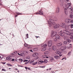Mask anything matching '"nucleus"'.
Wrapping results in <instances>:
<instances>
[{
    "instance_id": "obj_1",
    "label": "nucleus",
    "mask_w": 73,
    "mask_h": 73,
    "mask_svg": "<svg viewBox=\"0 0 73 73\" xmlns=\"http://www.w3.org/2000/svg\"><path fill=\"white\" fill-rule=\"evenodd\" d=\"M66 35H69V36H73V34L72 33H70L69 31L66 30H64L63 32L62 31H61L59 33V35L61 36H64Z\"/></svg>"
},
{
    "instance_id": "obj_2",
    "label": "nucleus",
    "mask_w": 73,
    "mask_h": 73,
    "mask_svg": "<svg viewBox=\"0 0 73 73\" xmlns=\"http://www.w3.org/2000/svg\"><path fill=\"white\" fill-rule=\"evenodd\" d=\"M49 21L51 22V23L49 21L47 20V21L48 23V25H49V26L50 27H52V25L53 24V23H55L54 22V20L53 19H49Z\"/></svg>"
},
{
    "instance_id": "obj_3",
    "label": "nucleus",
    "mask_w": 73,
    "mask_h": 73,
    "mask_svg": "<svg viewBox=\"0 0 73 73\" xmlns=\"http://www.w3.org/2000/svg\"><path fill=\"white\" fill-rule=\"evenodd\" d=\"M61 49H58L56 50V53L57 54H59V56L61 57L62 56V52H61Z\"/></svg>"
},
{
    "instance_id": "obj_4",
    "label": "nucleus",
    "mask_w": 73,
    "mask_h": 73,
    "mask_svg": "<svg viewBox=\"0 0 73 73\" xmlns=\"http://www.w3.org/2000/svg\"><path fill=\"white\" fill-rule=\"evenodd\" d=\"M60 36L56 34L55 35V36L53 37V40L55 41H57V39H60Z\"/></svg>"
},
{
    "instance_id": "obj_5",
    "label": "nucleus",
    "mask_w": 73,
    "mask_h": 73,
    "mask_svg": "<svg viewBox=\"0 0 73 73\" xmlns=\"http://www.w3.org/2000/svg\"><path fill=\"white\" fill-rule=\"evenodd\" d=\"M53 28H54V29H56V28H57L60 27V25L58 24H56L55 23H53Z\"/></svg>"
},
{
    "instance_id": "obj_6",
    "label": "nucleus",
    "mask_w": 73,
    "mask_h": 73,
    "mask_svg": "<svg viewBox=\"0 0 73 73\" xmlns=\"http://www.w3.org/2000/svg\"><path fill=\"white\" fill-rule=\"evenodd\" d=\"M71 4L70 3H68L66 5V8H67L68 9H72V6H71Z\"/></svg>"
},
{
    "instance_id": "obj_7",
    "label": "nucleus",
    "mask_w": 73,
    "mask_h": 73,
    "mask_svg": "<svg viewBox=\"0 0 73 73\" xmlns=\"http://www.w3.org/2000/svg\"><path fill=\"white\" fill-rule=\"evenodd\" d=\"M44 55L42 56V57L43 58H45L47 56H49V52H44Z\"/></svg>"
},
{
    "instance_id": "obj_8",
    "label": "nucleus",
    "mask_w": 73,
    "mask_h": 73,
    "mask_svg": "<svg viewBox=\"0 0 73 73\" xmlns=\"http://www.w3.org/2000/svg\"><path fill=\"white\" fill-rule=\"evenodd\" d=\"M38 55V54L37 53H35L33 55V57H35V59L36 60H37L38 58V57L37 56Z\"/></svg>"
},
{
    "instance_id": "obj_9",
    "label": "nucleus",
    "mask_w": 73,
    "mask_h": 73,
    "mask_svg": "<svg viewBox=\"0 0 73 73\" xmlns=\"http://www.w3.org/2000/svg\"><path fill=\"white\" fill-rule=\"evenodd\" d=\"M48 47H51L52 45V40H50L48 42Z\"/></svg>"
},
{
    "instance_id": "obj_10",
    "label": "nucleus",
    "mask_w": 73,
    "mask_h": 73,
    "mask_svg": "<svg viewBox=\"0 0 73 73\" xmlns=\"http://www.w3.org/2000/svg\"><path fill=\"white\" fill-rule=\"evenodd\" d=\"M70 19H66L65 20V22L66 23H70Z\"/></svg>"
},
{
    "instance_id": "obj_11",
    "label": "nucleus",
    "mask_w": 73,
    "mask_h": 73,
    "mask_svg": "<svg viewBox=\"0 0 73 73\" xmlns=\"http://www.w3.org/2000/svg\"><path fill=\"white\" fill-rule=\"evenodd\" d=\"M66 48V47L64 46L61 47V48L60 49L61 51H63V50H64V49H65Z\"/></svg>"
},
{
    "instance_id": "obj_12",
    "label": "nucleus",
    "mask_w": 73,
    "mask_h": 73,
    "mask_svg": "<svg viewBox=\"0 0 73 73\" xmlns=\"http://www.w3.org/2000/svg\"><path fill=\"white\" fill-rule=\"evenodd\" d=\"M41 46L42 47H43V48H46V47H47V44H45L44 45L43 44H42Z\"/></svg>"
},
{
    "instance_id": "obj_13",
    "label": "nucleus",
    "mask_w": 73,
    "mask_h": 73,
    "mask_svg": "<svg viewBox=\"0 0 73 73\" xmlns=\"http://www.w3.org/2000/svg\"><path fill=\"white\" fill-rule=\"evenodd\" d=\"M66 24L64 23H61L60 26L61 27H62L63 28H64V27H65V26H66Z\"/></svg>"
},
{
    "instance_id": "obj_14",
    "label": "nucleus",
    "mask_w": 73,
    "mask_h": 73,
    "mask_svg": "<svg viewBox=\"0 0 73 73\" xmlns=\"http://www.w3.org/2000/svg\"><path fill=\"white\" fill-rule=\"evenodd\" d=\"M52 48L54 50H56L57 49V46H54L52 47Z\"/></svg>"
},
{
    "instance_id": "obj_15",
    "label": "nucleus",
    "mask_w": 73,
    "mask_h": 73,
    "mask_svg": "<svg viewBox=\"0 0 73 73\" xmlns=\"http://www.w3.org/2000/svg\"><path fill=\"white\" fill-rule=\"evenodd\" d=\"M64 12L66 15H68V10H67V9L65 8L64 9Z\"/></svg>"
},
{
    "instance_id": "obj_16",
    "label": "nucleus",
    "mask_w": 73,
    "mask_h": 73,
    "mask_svg": "<svg viewBox=\"0 0 73 73\" xmlns=\"http://www.w3.org/2000/svg\"><path fill=\"white\" fill-rule=\"evenodd\" d=\"M62 43L61 42L58 43L57 44V45L58 46H60L62 45Z\"/></svg>"
},
{
    "instance_id": "obj_17",
    "label": "nucleus",
    "mask_w": 73,
    "mask_h": 73,
    "mask_svg": "<svg viewBox=\"0 0 73 73\" xmlns=\"http://www.w3.org/2000/svg\"><path fill=\"white\" fill-rule=\"evenodd\" d=\"M54 58L56 59H60V57L58 56H54Z\"/></svg>"
},
{
    "instance_id": "obj_18",
    "label": "nucleus",
    "mask_w": 73,
    "mask_h": 73,
    "mask_svg": "<svg viewBox=\"0 0 73 73\" xmlns=\"http://www.w3.org/2000/svg\"><path fill=\"white\" fill-rule=\"evenodd\" d=\"M41 50L42 51H45V50H46V48L42 47L41 48Z\"/></svg>"
},
{
    "instance_id": "obj_19",
    "label": "nucleus",
    "mask_w": 73,
    "mask_h": 73,
    "mask_svg": "<svg viewBox=\"0 0 73 73\" xmlns=\"http://www.w3.org/2000/svg\"><path fill=\"white\" fill-rule=\"evenodd\" d=\"M64 38L65 40H68V37L66 36H64Z\"/></svg>"
},
{
    "instance_id": "obj_20",
    "label": "nucleus",
    "mask_w": 73,
    "mask_h": 73,
    "mask_svg": "<svg viewBox=\"0 0 73 73\" xmlns=\"http://www.w3.org/2000/svg\"><path fill=\"white\" fill-rule=\"evenodd\" d=\"M52 34H53V35L55 36L56 35V34H57V32L52 31Z\"/></svg>"
},
{
    "instance_id": "obj_21",
    "label": "nucleus",
    "mask_w": 73,
    "mask_h": 73,
    "mask_svg": "<svg viewBox=\"0 0 73 73\" xmlns=\"http://www.w3.org/2000/svg\"><path fill=\"white\" fill-rule=\"evenodd\" d=\"M39 15H43V12H42V11H39Z\"/></svg>"
},
{
    "instance_id": "obj_22",
    "label": "nucleus",
    "mask_w": 73,
    "mask_h": 73,
    "mask_svg": "<svg viewBox=\"0 0 73 73\" xmlns=\"http://www.w3.org/2000/svg\"><path fill=\"white\" fill-rule=\"evenodd\" d=\"M69 17L70 19H73V15H70L69 16Z\"/></svg>"
},
{
    "instance_id": "obj_23",
    "label": "nucleus",
    "mask_w": 73,
    "mask_h": 73,
    "mask_svg": "<svg viewBox=\"0 0 73 73\" xmlns=\"http://www.w3.org/2000/svg\"><path fill=\"white\" fill-rule=\"evenodd\" d=\"M32 64L33 65H36L37 64V62H34Z\"/></svg>"
},
{
    "instance_id": "obj_24",
    "label": "nucleus",
    "mask_w": 73,
    "mask_h": 73,
    "mask_svg": "<svg viewBox=\"0 0 73 73\" xmlns=\"http://www.w3.org/2000/svg\"><path fill=\"white\" fill-rule=\"evenodd\" d=\"M66 41H67V42L68 43H70V42H71V40H70V39H69L67 40Z\"/></svg>"
},
{
    "instance_id": "obj_25",
    "label": "nucleus",
    "mask_w": 73,
    "mask_h": 73,
    "mask_svg": "<svg viewBox=\"0 0 73 73\" xmlns=\"http://www.w3.org/2000/svg\"><path fill=\"white\" fill-rule=\"evenodd\" d=\"M6 59L7 60H8V61H9L11 60V58H10L9 57H7L6 58Z\"/></svg>"
},
{
    "instance_id": "obj_26",
    "label": "nucleus",
    "mask_w": 73,
    "mask_h": 73,
    "mask_svg": "<svg viewBox=\"0 0 73 73\" xmlns=\"http://www.w3.org/2000/svg\"><path fill=\"white\" fill-rule=\"evenodd\" d=\"M20 56H22V57H24V53H22L20 54Z\"/></svg>"
},
{
    "instance_id": "obj_27",
    "label": "nucleus",
    "mask_w": 73,
    "mask_h": 73,
    "mask_svg": "<svg viewBox=\"0 0 73 73\" xmlns=\"http://www.w3.org/2000/svg\"><path fill=\"white\" fill-rule=\"evenodd\" d=\"M35 61V60L34 59H32L31 61L30 62V64H32V62H33Z\"/></svg>"
},
{
    "instance_id": "obj_28",
    "label": "nucleus",
    "mask_w": 73,
    "mask_h": 73,
    "mask_svg": "<svg viewBox=\"0 0 73 73\" xmlns=\"http://www.w3.org/2000/svg\"><path fill=\"white\" fill-rule=\"evenodd\" d=\"M50 61H53L54 60V59L52 57H50Z\"/></svg>"
},
{
    "instance_id": "obj_29",
    "label": "nucleus",
    "mask_w": 73,
    "mask_h": 73,
    "mask_svg": "<svg viewBox=\"0 0 73 73\" xmlns=\"http://www.w3.org/2000/svg\"><path fill=\"white\" fill-rule=\"evenodd\" d=\"M28 49H31V48H32V47L31 46H29V45H28Z\"/></svg>"
},
{
    "instance_id": "obj_30",
    "label": "nucleus",
    "mask_w": 73,
    "mask_h": 73,
    "mask_svg": "<svg viewBox=\"0 0 73 73\" xmlns=\"http://www.w3.org/2000/svg\"><path fill=\"white\" fill-rule=\"evenodd\" d=\"M56 13H59V9L58 8H57V10H56Z\"/></svg>"
},
{
    "instance_id": "obj_31",
    "label": "nucleus",
    "mask_w": 73,
    "mask_h": 73,
    "mask_svg": "<svg viewBox=\"0 0 73 73\" xmlns=\"http://www.w3.org/2000/svg\"><path fill=\"white\" fill-rule=\"evenodd\" d=\"M71 54V52H70L68 54V56H70Z\"/></svg>"
},
{
    "instance_id": "obj_32",
    "label": "nucleus",
    "mask_w": 73,
    "mask_h": 73,
    "mask_svg": "<svg viewBox=\"0 0 73 73\" xmlns=\"http://www.w3.org/2000/svg\"><path fill=\"white\" fill-rule=\"evenodd\" d=\"M64 45H66V44H67V42L66 41H64Z\"/></svg>"
},
{
    "instance_id": "obj_33",
    "label": "nucleus",
    "mask_w": 73,
    "mask_h": 73,
    "mask_svg": "<svg viewBox=\"0 0 73 73\" xmlns=\"http://www.w3.org/2000/svg\"><path fill=\"white\" fill-rule=\"evenodd\" d=\"M51 37H53H53H54V36H54V35H53V34H52V35H51ZM52 39H53V38H52Z\"/></svg>"
},
{
    "instance_id": "obj_34",
    "label": "nucleus",
    "mask_w": 73,
    "mask_h": 73,
    "mask_svg": "<svg viewBox=\"0 0 73 73\" xmlns=\"http://www.w3.org/2000/svg\"><path fill=\"white\" fill-rule=\"evenodd\" d=\"M39 62H40V63H44V62H45L44 61H43L41 60H40Z\"/></svg>"
},
{
    "instance_id": "obj_35",
    "label": "nucleus",
    "mask_w": 73,
    "mask_h": 73,
    "mask_svg": "<svg viewBox=\"0 0 73 73\" xmlns=\"http://www.w3.org/2000/svg\"><path fill=\"white\" fill-rule=\"evenodd\" d=\"M7 64L8 66H12V65L9 64Z\"/></svg>"
},
{
    "instance_id": "obj_36",
    "label": "nucleus",
    "mask_w": 73,
    "mask_h": 73,
    "mask_svg": "<svg viewBox=\"0 0 73 73\" xmlns=\"http://www.w3.org/2000/svg\"><path fill=\"white\" fill-rule=\"evenodd\" d=\"M70 23H73V19L72 20H70Z\"/></svg>"
},
{
    "instance_id": "obj_37",
    "label": "nucleus",
    "mask_w": 73,
    "mask_h": 73,
    "mask_svg": "<svg viewBox=\"0 0 73 73\" xmlns=\"http://www.w3.org/2000/svg\"><path fill=\"white\" fill-rule=\"evenodd\" d=\"M45 67V66H39V68H44Z\"/></svg>"
},
{
    "instance_id": "obj_38",
    "label": "nucleus",
    "mask_w": 73,
    "mask_h": 73,
    "mask_svg": "<svg viewBox=\"0 0 73 73\" xmlns=\"http://www.w3.org/2000/svg\"><path fill=\"white\" fill-rule=\"evenodd\" d=\"M73 24H71L70 25V27L71 28H73Z\"/></svg>"
},
{
    "instance_id": "obj_39",
    "label": "nucleus",
    "mask_w": 73,
    "mask_h": 73,
    "mask_svg": "<svg viewBox=\"0 0 73 73\" xmlns=\"http://www.w3.org/2000/svg\"><path fill=\"white\" fill-rule=\"evenodd\" d=\"M34 50L35 51L37 50V48H35L34 49Z\"/></svg>"
},
{
    "instance_id": "obj_40",
    "label": "nucleus",
    "mask_w": 73,
    "mask_h": 73,
    "mask_svg": "<svg viewBox=\"0 0 73 73\" xmlns=\"http://www.w3.org/2000/svg\"><path fill=\"white\" fill-rule=\"evenodd\" d=\"M24 45L26 47H27V46H28V45L27 44H25Z\"/></svg>"
},
{
    "instance_id": "obj_41",
    "label": "nucleus",
    "mask_w": 73,
    "mask_h": 73,
    "mask_svg": "<svg viewBox=\"0 0 73 73\" xmlns=\"http://www.w3.org/2000/svg\"><path fill=\"white\" fill-rule=\"evenodd\" d=\"M19 61H21V62H23V59H19Z\"/></svg>"
},
{
    "instance_id": "obj_42",
    "label": "nucleus",
    "mask_w": 73,
    "mask_h": 73,
    "mask_svg": "<svg viewBox=\"0 0 73 73\" xmlns=\"http://www.w3.org/2000/svg\"><path fill=\"white\" fill-rule=\"evenodd\" d=\"M70 38H71V39H72V40H73V36L70 37Z\"/></svg>"
},
{
    "instance_id": "obj_43",
    "label": "nucleus",
    "mask_w": 73,
    "mask_h": 73,
    "mask_svg": "<svg viewBox=\"0 0 73 73\" xmlns=\"http://www.w3.org/2000/svg\"><path fill=\"white\" fill-rule=\"evenodd\" d=\"M1 63L2 64H5L6 63L5 62H1Z\"/></svg>"
},
{
    "instance_id": "obj_44",
    "label": "nucleus",
    "mask_w": 73,
    "mask_h": 73,
    "mask_svg": "<svg viewBox=\"0 0 73 73\" xmlns=\"http://www.w3.org/2000/svg\"><path fill=\"white\" fill-rule=\"evenodd\" d=\"M2 71H5V72L6 71V70H5L4 69H2Z\"/></svg>"
},
{
    "instance_id": "obj_45",
    "label": "nucleus",
    "mask_w": 73,
    "mask_h": 73,
    "mask_svg": "<svg viewBox=\"0 0 73 73\" xmlns=\"http://www.w3.org/2000/svg\"><path fill=\"white\" fill-rule=\"evenodd\" d=\"M29 51H30V52H33V51L32 50H29Z\"/></svg>"
},
{
    "instance_id": "obj_46",
    "label": "nucleus",
    "mask_w": 73,
    "mask_h": 73,
    "mask_svg": "<svg viewBox=\"0 0 73 73\" xmlns=\"http://www.w3.org/2000/svg\"><path fill=\"white\" fill-rule=\"evenodd\" d=\"M26 61H27V60H24L23 61L24 62H26Z\"/></svg>"
},
{
    "instance_id": "obj_47",
    "label": "nucleus",
    "mask_w": 73,
    "mask_h": 73,
    "mask_svg": "<svg viewBox=\"0 0 73 73\" xmlns=\"http://www.w3.org/2000/svg\"><path fill=\"white\" fill-rule=\"evenodd\" d=\"M36 15H40L39 13V11H38V13H36Z\"/></svg>"
},
{
    "instance_id": "obj_48",
    "label": "nucleus",
    "mask_w": 73,
    "mask_h": 73,
    "mask_svg": "<svg viewBox=\"0 0 73 73\" xmlns=\"http://www.w3.org/2000/svg\"><path fill=\"white\" fill-rule=\"evenodd\" d=\"M28 63H29V62H30V61H31L29 59V60H28Z\"/></svg>"
},
{
    "instance_id": "obj_49",
    "label": "nucleus",
    "mask_w": 73,
    "mask_h": 73,
    "mask_svg": "<svg viewBox=\"0 0 73 73\" xmlns=\"http://www.w3.org/2000/svg\"><path fill=\"white\" fill-rule=\"evenodd\" d=\"M28 69L29 70H31V69L29 68H28Z\"/></svg>"
},
{
    "instance_id": "obj_50",
    "label": "nucleus",
    "mask_w": 73,
    "mask_h": 73,
    "mask_svg": "<svg viewBox=\"0 0 73 73\" xmlns=\"http://www.w3.org/2000/svg\"><path fill=\"white\" fill-rule=\"evenodd\" d=\"M71 11H72V12H73V8H72V9H71Z\"/></svg>"
},
{
    "instance_id": "obj_51",
    "label": "nucleus",
    "mask_w": 73,
    "mask_h": 73,
    "mask_svg": "<svg viewBox=\"0 0 73 73\" xmlns=\"http://www.w3.org/2000/svg\"><path fill=\"white\" fill-rule=\"evenodd\" d=\"M14 56L15 57H17V54L15 55Z\"/></svg>"
},
{
    "instance_id": "obj_52",
    "label": "nucleus",
    "mask_w": 73,
    "mask_h": 73,
    "mask_svg": "<svg viewBox=\"0 0 73 73\" xmlns=\"http://www.w3.org/2000/svg\"><path fill=\"white\" fill-rule=\"evenodd\" d=\"M15 61V59H12V61Z\"/></svg>"
},
{
    "instance_id": "obj_53",
    "label": "nucleus",
    "mask_w": 73,
    "mask_h": 73,
    "mask_svg": "<svg viewBox=\"0 0 73 73\" xmlns=\"http://www.w3.org/2000/svg\"><path fill=\"white\" fill-rule=\"evenodd\" d=\"M11 54H15V53H14V52H13V53H11Z\"/></svg>"
},
{
    "instance_id": "obj_54",
    "label": "nucleus",
    "mask_w": 73,
    "mask_h": 73,
    "mask_svg": "<svg viewBox=\"0 0 73 73\" xmlns=\"http://www.w3.org/2000/svg\"><path fill=\"white\" fill-rule=\"evenodd\" d=\"M14 53L15 54H16L17 53V52H14Z\"/></svg>"
},
{
    "instance_id": "obj_55",
    "label": "nucleus",
    "mask_w": 73,
    "mask_h": 73,
    "mask_svg": "<svg viewBox=\"0 0 73 73\" xmlns=\"http://www.w3.org/2000/svg\"><path fill=\"white\" fill-rule=\"evenodd\" d=\"M18 54L19 56H20V54H19V53H18Z\"/></svg>"
},
{
    "instance_id": "obj_56",
    "label": "nucleus",
    "mask_w": 73,
    "mask_h": 73,
    "mask_svg": "<svg viewBox=\"0 0 73 73\" xmlns=\"http://www.w3.org/2000/svg\"><path fill=\"white\" fill-rule=\"evenodd\" d=\"M30 58V57L29 56H28V59H29Z\"/></svg>"
},
{
    "instance_id": "obj_57",
    "label": "nucleus",
    "mask_w": 73,
    "mask_h": 73,
    "mask_svg": "<svg viewBox=\"0 0 73 73\" xmlns=\"http://www.w3.org/2000/svg\"><path fill=\"white\" fill-rule=\"evenodd\" d=\"M69 0H66V1L67 2H69Z\"/></svg>"
},
{
    "instance_id": "obj_58",
    "label": "nucleus",
    "mask_w": 73,
    "mask_h": 73,
    "mask_svg": "<svg viewBox=\"0 0 73 73\" xmlns=\"http://www.w3.org/2000/svg\"><path fill=\"white\" fill-rule=\"evenodd\" d=\"M28 64V62H26L25 63V64Z\"/></svg>"
},
{
    "instance_id": "obj_59",
    "label": "nucleus",
    "mask_w": 73,
    "mask_h": 73,
    "mask_svg": "<svg viewBox=\"0 0 73 73\" xmlns=\"http://www.w3.org/2000/svg\"><path fill=\"white\" fill-rule=\"evenodd\" d=\"M25 68L26 69H28V68L27 67H25Z\"/></svg>"
},
{
    "instance_id": "obj_60",
    "label": "nucleus",
    "mask_w": 73,
    "mask_h": 73,
    "mask_svg": "<svg viewBox=\"0 0 73 73\" xmlns=\"http://www.w3.org/2000/svg\"><path fill=\"white\" fill-rule=\"evenodd\" d=\"M49 58V56L46 57V58Z\"/></svg>"
},
{
    "instance_id": "obj_61",
    "label": "nucleus",
    "mask_w": 73,
    "mask_h": 73,
    "mask_svg": "<svg viewBox=\"0 0 73 73\" xmlns=\"http://www.w3.org/2000/svg\"><path fill=\"white\" fill-rule=\"evenodd\" d=\"M64 59H65V58H62V60H63Z\"/></svg>"
},
{
    "instance_id": "obj_62",
    "label": "nucleus",
    "mask_w": 73,
    "mask_h": 73,
    "mask_svg": "<svg viewBox=\"0 0 73 73\" xmlns=\"http://www.w3.org/2000/svg\"><path fill=\"white\" fill-rule=\"evenodd\" d=\"M15 70H18V69L17 68H15Z\"/></svg>"
},
{
    "instance_id": "obj_63",
    "label": "nucleus",
    "mask_w": 73,
    "mask_h": 73,
    "mask_svg": "<svg viewBox=\"0 0 73 73\" xmlns=\"http://www.w3.org/2000/svg\"><path fill=\"white\" fill-rule=\"evenodd\" d=\"M18 15H21V14L20 13H18Z\"/></svg>"
},
{
    "instance_id": "obj_64",
    "label": "nucleus",
    "mask_w": 73,
    "mask_h": 73,
    "mask_svg": "<svg viewBox=\"0 0 73 73\" xmlns=\"http://www.w3.org/2000/svg\"><path fill=\"white\" fill-rule=\"evenodd\" d=\"M51 69H52L51 68H50L49 69V70H51Z\"/></svg>"
}]
</instances>
